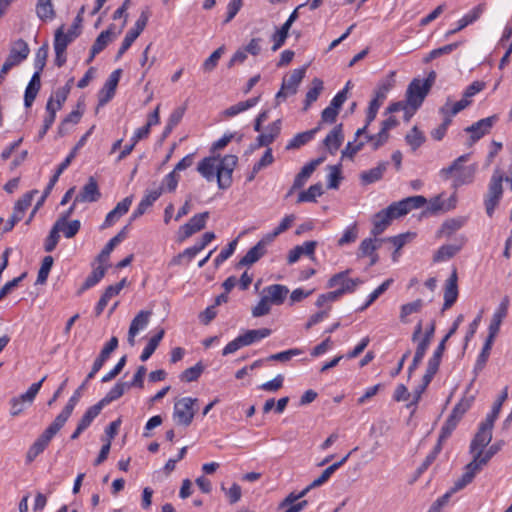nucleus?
<instances>
[{
  "instance_id": "nucleus-1",
  "label": "nucleus",
  "mask_w": 512,
  "mask_h": 512,
  "mask_svg": "<svg viewBox=\"0 0 512 512\" xmlns=\"http://www.w3.org/2000/svg\"><path fill=\"white\" fill-rule=\"evenodd\" d=\"M237 163L238 157L233 154L212 155L203 158L198 163L197 171L208 182L217 180L218 188L226 190L232 185V175Z\"/></svg>"
},
{
  "instance_id": "nucleus-2",
  "label": "nucleus",
  "mask_w": 512,
  "mask_h": 512,
  "mask_svg": "<svg viewBox=\"0 0 512 512\" xmlns=\"http://www.w3.org/2000/svg\"><path fill=\"white\" fill-rule=\"evenodd\" d=\"M72 414V403L63 409L54 421L34 441L26 453V464H31L48 447L52 438L62 429Z\"/></svg>"
},
{
  "instance_id": "nucleus-3",
  "label": "nucleus",
  "mask_w": 512,
  "mask_h": 512,
  "mask_svg": "<svg viewBox=\"0 0 512 512\" xmlns=\"http://www.w3.org/2000/svg\"><path fill=\"white\" fill-rule=\"evenodd\" d=\"M469 158V153L459 156L452 162L450 166L440 170L441 177L445 180L453 178L454 187L472 183L474 180L476 167L475 165H464L466 162H468Z\"/></svg>"
},
{
  "instance_id": "nucleus-4",
  "label": "nucleus",
  "mask_w": 512,
  "mask_h": 512,
  "mask_svg": "<svg viewBox=\"0 0 512 512\" xmlns=\"http://www.w3.org/2000/svg\"><path fill=\"white\" fill-rule=\"evenodd\" d=\"M30 53V48L28 43L19 38L10 43L9 54L6 57L1 69H0V79H5L6 75L9 73L11 69L16 66H19L23 61H25Z\"/></svg>"
},
{
  "instance_id": "nucleus-5",
  "label": "nucleus",
  "mask_w": 512,
  "mask_h": 512,
  "mask_svg": "<svg viewBox=\"0 0 512 512\" xmlns=\"http://www.w3.org/2000/svg\"><path fill=\"white\" fill-rule=\"evenodd\" d=\"M503 181V171L500 168H496L490 178L488 191L484 198L485 210L489 217L493 216L494 211L503 196Z\"/></svg>"
},
{
  "instance_id": "nucleus-6",
  "label": "nucleus",
  "mask_w": 512,
  "mask_h": 512,
  "mask_svg": "<svg viewBox=\"0 0 512 512\" xmlns=\"http://www.w3.org/2000/svg\"><path fill=\"white\" fill-rule=\"evenodd\" d=\"M351 269L338 272L330 277L327 282L328 288L337 289L341 295L353 294L358 286L364 283L361 278H350Z\"/></svg>"
},
{
  "instance_id": "nucleus-7",
  "label": "nucleus",
  "mask_w": 512,
  "mask_h": 512,
  "mask_svg": "<svg viewBox=\"0 0 512 512\" xmlns=\"http://www.w3.org/2000/svg\"><path fill=\"white\" fill-rule=\"evenodd\" d=\"M197 402L196 398L183 397L175 402L173 418L177 424L189 426L195 415L194 405Z\"/></svg>"
},
{
  "instance_id": "nucleus-8",
  "label": "nucleus",
  "mask_w": 512,
  "mask_h": 512,
  "mask_svg": "<svg viewBox=\"0 0 512 512\" xmlns=\"http://www.w3.org/2000/svg\"><path fill=\"white\" fill-rule=\"evenodd\" d=\"M149 19V13L147 11H142L141 15L135 22L133 28H131L125 35L121 46L117 52V59H120L123 54L131 47L133 42L139 37V35L145 29Z\"/></svg>"
},
{
  "instance_id": "nucleus-9",
  "label": "nucleus",
  "mask_w": 512,
  "mask_h": 512,
  "mask_svg": "<svg viewBox=\"0 0 512 512\" xmlns=\"http://www.w3.org/2000/svg\"><path fill=\"white\" fill-rule=\"evenodd\" d=\"M306 73V67L295 69L292 73L285 77L282 81L281 89L276 94L277 100H285L289 95H294L297 92V88L304 78Z\"/></svg>"
},
{
  "instance_id": "nucleus-10",
  "label": "nucleus",
  "mask_w": 512,
  "mask_h": 512,
  "mask_svg": "<svg viewBox=\"0 0 512 512\" xmlns=\"http://www.w3.org/2000/svg\"><path fill=\"white\" fill-rule=\"evenodd\" d=\"M429 92L430 89L422 83V79L414 78L407 87L406 101L414 108H420Z\"/></svg>"
},
{
  "instance_id": "nucleus-11",
  "label": "nucleus",
  "mask_w": 512,
  "mask_h": 512,
  "mask_svg": "<svg viewBox=\"0 0 512 512\" xmlns=\"http://www.w3.org/2000/svg\"><path fill=\"white\" fill-rule=\"evenodd\" d=\"M396 218L399 217L395 214V209L391 204L387 208L377 212L372 218L373 228L371 230V234L374 237L379 236L387 229L392 220Z\"/></svg>"
},
{
  "instance_id": "nucleus-12",
  "label": "nucleus",
  "mask_w": 512,
  "mask_h": 512,
  "mask_svg": "<svg viewBox=\"0 0 512 512\" xmlns=\"http://www.w3.org/2000/svg\"><path fill=\"white\" fill-rule=\"evenodd\" d=\"M208 218V211L194 215L187 223L179 228V240L183 241L204 229Z\"/></svg>"
},
{
  "instance_id": "nucleus-13",
  "label": "nucleus",
  "mask_w": 512,
  "mask_h": 512,
  "mask_svg": "<svg viewBox=\"0 0 512 512\" xmlns=\"http://www.w3.org/2000/svg\"><path fill=\"white\" fill-rule=\"evenodd\" d=\"M493 426L494 424L489 425V422L485 420L480 423L479 429L470 444V453L473 456L476 451L484 450L491 442Z\"/></svg>"
},
{
  "instance_id": "nucleus-14",
  "label": "nucleus",
  "mask_w": 512,
  "mask_h": 512,
  "mask_svg": "<svg viewBox=\"0 0 512 512\" xmlns=\"http://www.w3.org/2000/svg\"><path fill=\"white\" fill-rule=\"evenodd\" d=\"M121 69L113 71L98 94V105H106L115 95V91L121 76Z\"/></svg>"
},
{
  "instance_id": "nucleus-15",
  "label": "nucleus",
  "mask_w": 512,
  "mask_h": 512,
  "mask_svg": "<svg viewBox=\"0 0 512 512\" xmlns=\"http://www.w3.org/2000/svg\"><path fill=\"white\" fill-rule=\"evenodd\" d=\"M426 203L427 200L424 196L416 195L393 202L391 205L395 209V214H397L398 217H401L408 214L413 209L423 207Z\"/></svg>"
},
{
  "instance_id": "nucleus-16",
  "label": "nucleus",
  "mask_w": 512,
  "mask_h": 512,
  "mask_svg": "<svg viewBox=\"0 0 512 512\" xmlns=\"http://www.w3.org/2000/svg\"><path fill=\"white\" fill-rule=\"evenodd\" d=\"M497 120L498 117L496 115L480 119L471 126H468L465 131L471 134V139L473 142L478 141L480 138L490 132L491 128L494 126Z\"/></svg>"
},
{
  "instance_id": "nucleus-17",
  "label": "nucleus",
  "mask_w": 512,
  "mask_h": 512,
  "mask_svg": "<svg viewBox=\"0 0 512 512\" xmlns=\"http://www.w3.org/2000/svg\"><path fill=\"white\" fill-rule=\"evenodd\" d=\"M118 347V338L113 336L103 347L99 356L95 359L91 371L87 375V380L94 378L97 372L103 367L109 359L110 354Z\"/></svg>"
},
{
  "instance_id": "nucleus-18",
  "label": "nucleus",
  "mask_w": 512,
  "mask_h": 512,
  "mask_svg": "<svg viewBox=\"0 0 512 512\" xmlns=\"http://www.w3.org/2000/svg\"><path fill=\"white\" fill-rule=\"evenodd\" d=\"M268 238L261 239L255 246L250 248L247 253L240 259L237 264V267L249 266L256 263L261 257L266 254V247L268 243Z\"/></svg>"
},
{
  "instance_id": "nucleus-19",
  "label": "nucleus",
  "mask_w": 512,
  "mask_h": 512,
  "mask_svg": "<svg viewBox=\"0 0 512 512\" xmlns=\"http://www.w3.org/2000/svg\"><path fill=\"white\" fill-rule=\"evenodd\" d=\"M458 276L457 271L454 269L446 280L445 288H444V304L442 310L445 311L451 308L458 298Z\"/></svg>"
},
{
  "instance_id": "nucleus-20",
  "label": "nucleus",
  "mask_w": 512,
  "mask_h": 512,
  "mask_svg": "<svg viewBox=\"0 0 512 512\" xmlns=\"http://www.w3.org/2000/svg\"><path fill=\"white\" fill-rule=\"evenodd\" d=\"M510 304V300L508 296H504L497 307L496 311L494 312L489 328H488V335L496 337L499 330L502 321L508 314V307Z\"/></svg>"
},
{
  "instance_id": "nucleus-21",
  "label": "nucleus",
  "mask_w": 512,
  "mask_h": 512,
  "mask_svg": "<svg viewBox=\"0 0 512 512\" xmlns=\"http://www.w3.org/2000/svg\"><path fill=\"white\" fill-rule=\"evenodd\" d=\"M323 160L324 158H317L304 165L301 171L295 176L293 185L288 195H290L294 190L302 188L307 182V180L310 178L312 173L315 171L317 166L321 164Z\"/></svg>"
},
{
  "instance_id": "nucleus-22",
  "label": "nucleus",
  "mask_w": 512,
  "mask_h": 512,
  "mask_svg": "<svg viewBox=\"0 0 512 512\" xmlns=\"http://www.w3.org/2000/svg\"><path fill=\"white\" fill-rule=\"evenodd\" d=\"M101 196L97 181L90 177L88 182L83 186L78 195L74 199V204L79 202H95Z\"/></svg>"
},
{
  "instance_id": "nucleus-23",
  "label": "nucleus",
  "mask_w": 512,
  "mask_h": 512,
  "mask_svg": "<svg viewBox=\"0 0 512 512\" xmlns=\"http://www.w3.org/2000/svg\"><path fill=\"white\" fill-rule=\"evenodd\" d=\"M482 467L477 463L476 459H472L465 468L463 475L454 482L453 491H460L465 488L468 484H470L477 473L481 471Z\"/></svg>"
},
{
  "instance_id": "nucleus-24",
  "label": "nucleus",
  "mask_w": 512,
  "mask_h": 512,
  "mask_svg": "<svg viewBox=\"0 0 512 512\" xmlns=\"http://www.w3.org/2000/svg\"><path fill=\"white\" fill-rule=\"evenodd\" d=\"M132 201L133 196H127L122 201L117 203L115 208L106 215L102 228L112 226L116 221H118L120 217L125 215L129 211Z\"/></svg>"
},
{
  "instance_id": "nucleus-25",
  "label": "nucleus",
  "mask_w": 512,
  "mask_h": 512,
  "mask_svg": "<svg viewBox=\"0 0 512 512\" xmlns=\"http://www.w3.org/2000/svg\"><path fill=\"white\" fill-rule=\"evenodd\" d=\"M288 293L289 289L286 286L280 284L267 286L263 290V295L273 305H281L286 299Z\"/></svg>"
},
{
  "instance_id": "nucleus-26",
  "label": "nucleus",
  "mask_w": 512,
  "mask_h": 512,
  "mask_svg": "<svg viewBox=\"0 0 512 512\" xmlns=\"http://www.w3.org/2000/svg\"><path fill=\"white\" fill-rule=\"evenodd\" d=\"M343 140H344L343 125L338 124L325 137L323 143H324L325 147L328 149V151L332 155H334L338 151L340 146L342 145Z\"/></svg>"
},
{
  "instance_id": "nucleus-27",
  "label": "nucleus",
  "mask_w": 512,
  "mask_h": 512,
  "mask_svg": "<svg viewBox=\"0 0 512 512\" xmlns=\"http://www.w3.org/2000/svg\"><path fill=\"white\" fill-rule=\"evenodd\" d=\"M317 246L316 241H306L302 245L295 246L289 251L287 261L289 264L296 263L302 255L313 256Z\"/></svg>"
},
{
  "instance_id": "nucleus-28",
  "label": "nucleus",
  "mask_w": 512,
  "mask_h": 512,
  "mask_svg": "<svg viewBox=\"0 0 512 512\" xmlns=\"http://www.w3.org/2000/svg\"><path fill=\"white\" fill-rule=\"evenodd\" d=\"M41 88V80L39 72H34L24 93V105L29 108L32 106L39 90Z\"/></svg>"
},
{
  "instance_id": "nucleus-29",
  "label": "nucleus",
  "mask_w": 512,
  "mask_h": 512,
  "mask_svg": "<svg viewBox=\"0 0 512 512\" xmlns=\"http://www.w3.org/2000/svg\"><path fill=\"white\" fill-rule=\"evenodd\" d=\"M281 131V120H276L271 123L265 133L260 134L257 137V142L259 147L269 146L274 142L276 137L280 134Z\"/></svg>"
},
{
  "instance_id": "nucleus-30",
  "label": "nucleus",
  "mask_w": 512,
  "mask_h": 512,
  "mask_svg": "<svg viewBox=\"0 0 512 512\" xmlns=\"http://www.w3.org/2000/svg\"><path fill=\"white\" fill-rule=\"evenodd\" d=\"M38 193L37 190H32L30 192L25 193L14 206V210L12 215H14V219L22 220L26 210L31 206L33 197Z\"/></svg>"
},
{
  "instance_id": "nucleus-31",
  "label": "nucleus",
  "mask_w": 512,
  "mask_h": 512,
  "mask_svg": "<svg viewBox=\"0 0 512 512\" xmlns=\"http://www.w3.org/2000/svg\"><path fill=\"white\" fill-rule=\"evenodd\" d=\"M395 71H391L385 78L381 79L374 91V97L384 101L388 92L395 86Z\"/></svg>"
},
{
  "instance_id": "nucleus-32",
  "label": "nucleus",
  "mask_w": 512,
  "mask_h": 512,
  "mask_svg": "<svg viewBox=\"0 0 512 512\" xmlns=\"http://www.w3.org/2000/svg\"><path fill=\"white\" fill-rule=\"evenodd\" d=\"M35 12L42 21H51L56 16L52 0H36Z\"/></svg>"
},
{
  "instance_id": "nucleus-33",
  "label": "nucleus",
  "mask_w": 512,
  "mask_h": 512,
  "mask_svg": "<svg viewBox=\"0 0 512 512\" xmlns=\"http://www.w3.org/2000/svg\"><path fill=\"white\" fill-rule=\"evenodd\" d=\"M78 35L79 32H74L72 30H68L65 34L63 32V28H59L55 33L54 50H59L60 53L65 52L69 43H71Z\"/></svg>"
},
{
  "instance_id": "nucleus-34",
  "label": "nucleus",
  "mask_w": 512,
  "mask_h": 512,
  "mask_svg": "<svg viewBox=\"0 0 512 512\" xmlns=\"http://www.w3.org/2000/svg\"><path fill=\"white\" fill-rule=\"evenodd\" d=\"M128 234V225L124 226L117 235H115L113 238H111L108 243L105 245V247L102 249L101 253L98 256V261L102 262L105 259H107L110 255V253L114 250V248L121 243Z\"/></svg>"
},
{
  "instance_id": "nucleus-35",
  "label": "nucleus",
  "mask_w": 512,
  "mask_h": 512,
  "mask_svg": "<svg viewBox=\"0 0 512 512\" xmlns=\"http://www.w3.org/2000/svg\"><path fill=\"white\" fill-rule=\"evenodd\" d=\"M389 163L388 162H380L376 167L364 171L360 175V179L363 184H372L378 180H380L386 171Z\"/></svg>"
},
{
  "instance_id": "nucleus-36",
  "label": "nucleus",
  "mask_w": 512,
  "mask_h": 512,
  "mask_svg": "<svg viewBox=\"0 0 512 512\" xmlns=\"http://www.w3.org/2000/svg\"><path fill=\"white\" fill-rule=\"evenodd\" d=\"M494 339H495L494 336H491V335L487 336V338L484 342V345L482 347V350H481L480 354L478 355L475 366H474V372L476 374L479 373L480 371H482L483 368L485 367V365L488 361L489 355H490V351H491Z\"/></svg>"
},
{
  "instance_id": "nucleus-37",
  "label": "nucleus",
  "mask_w": 512,
  "mask_h": 512,
  "mask_svg": "<svg viewBox=\"0 0 512 512\" xmlns=\"http://www.w3.org/2000/svg\"><path fill=\"white\" fill-rule=\"evenodd\" d=\"M130 389L126 382L116 383L110 391L98 402V404L104 408L107 404L119 399L126 390Z\"/></svg>"
},
{
  "instance_id": "nucleus-38",
  "label": "nucleus",
  "mask_w": 512,
  "mask_h": 512,
  "mask_svg": "<svg viewBox=\"0 0 512 512\" xmlns=\"http://www.w3.org/2000/svg\"><path fill=\"white\" fill-rule=\"evenodd\" d=\"M271 334L268 328L247 330L244 334L239 335L244 346L258 342Z\"/></svg>"
},
{
  "instance_id": "nucleus-39",
  "label": "nucleus",
  "mask_w": 512,
  "mask_h": 512,
  "mask_svg": "<svg viewBox=\"0 0 512 512\" xmlns=\"http://www.w3.org/2000/svg\"><path fill=\"white\" fill-rule=\"evenodd\" d=\"M320 129V126L311 129L309 131H305L302 133H298L295 135L287 144L286 149H297L301 146L307 144L309 141H311L314 138L315 133Z\"/></svg>"
},
{
  "instance_id": "nucleus-40",
  "label": "nucleus",
  "mask_w": 512,
  "mask_h": 512,
  "mask_svg": "<svg viewBox=\"0 0 512 512\" xmlns=\"http://www.w3.org/2000/svg\"><path fill=\"white\" fill-rule=\"evenodd\" d=\"M259 101V97H254L247 99L246 101L238 102L235 105L230 106L229 108L223 111V115L225 117H234L241 112H244L252 107H254Z\"/></svg>"
},
{
  "instance_id": "nucleus-41",
  "label": "nucleus",
  "mask_w": 512,
  "mask_h": 512,
  "mask_svg": "<svg viewBox=\"0 0 512 512\" xmlns=\"http://www.w3.org/2000/svg\"><path fill=\"white\" fill-rule=\"evenodd\" d=\"M164 334H165L164 329H160L153 337H151L149 339L147 345L145 346V348L143 349V351L140 355L141 361H143V362L147 361L152 356V354L157 349L159 343L163 339Z\"/></svg>"
},
{
  "instance_id": "nucleus-42",
  "label": "nucleus",
  "mask_w": 512,
  "mask_h": 512,
  "mask_svg": "<svg viewBox=\"0 0 512 512\" xmlns=\"http://www.w3.org/2000/svg\"><path fill=\"white\" fill-rule=\"evenodd\" d=\"M461 249L460 245L455 244H447L442 245L437 252L434 254L433 261L434 262H442L451 259L455 256Z\"/></svg>"
},
{
  "instance_id": "nucleus-43",
  "label": "nucleus",
  "mask_w": 512,
  "mask_h": 512,
  "mask_svg": "<svg viewBox=\"0 0 512 512\" xmlns=\"http://www.w3.org/2000/svg\"><path fill=\"white\" fill-rule=\"evenodd\" d=\"M151 314L150 311H140L131 321L129 327L131 334H138L141 330L145 329L149 323Z\"/></svg>"
},
{
  "instance_id": "nucleus-44",
  "label": "nucleus",
  "mask_w": 512,
  "mask_h": 512,
  "mask_svg": "<svg viewBox=\"0 0 512 512\" xmlns=\"http://www.w3.org/2000/svg\"><path fill=\"white\" fill-rule=\"evenodd\" d=\"M424 306V301L422 299H416L413 302L403 304L400 307V321L402 323H407V317L414 313H419Z\"/></svg>"
},
{
  "instance_id": "nucleus-45",
  "label": "nucleus",
  "mask_w": 512,
  "mask_h": 512,
  "mask_svg": "<svg viewBox=\"0 0 512 512\" xmlns=\"http://www.w3.org/2000/svg\"><path fill=\"white\" fill-rule=\"evenodd\" d=\"M55 223H60V232H63L66 238L74 237L80 230L81 223L79 220L68 222L65 217H59Z\"/></svg>"
},
{
  "instance_id": "nucleus-46",
  "label": "nucleus",
  "mask_w": 512,
  "mask_h": 512,
  "mask_svg": "<svg viewBox=\"0 0 512 512\" xmlns=\"http://www.w3.org/2000/svg\"><path fill=\"white\" fill-rule=\"evenodd\" d=\"M323 90V81L319 78H314L312 81V87L307 91L306 97H305V104H304V110L306 111L310 105L315 102L321 91Z\"/></svg>"
},
{
  "instance_id": "nucleus-47",
  "label": "nucleus",
  "mask_w": 512,
  "mask_h": 512,
  "mask_svg": "<svg viewBox=\"0 0 512 512\" xmlns=\"http://www.w3.org/2000/svg\"><path fill=\"white\" fill-rule=\"evenodd\" d=\"M323 194V186L321 183L311 185L307 190L302 191L298 195V202H315L317 197Z\"/></svg>"
},
{
  "instance_id": "nucleus-48",
  "label": "nucleus",
  "mask_w": 512,
  "mask_h": 512,
  "mask_svg": "<svg viewBox=\"0 0 512 512\" xmlns=\"http://www.w3.org/2000/svg\"><path fill=\"white\" fill-rule=\"evenodd\" d=\"M392 282V279H387L379 285L372 293L369 294L366 302L358 308V311L362 312L372 305L390 287Z\"/></svg>"
},
{
  "instance_id": "nucleus-49",
  "label": "nucleus",
  "mask_w": 512,
  "mask_h": 512,
  "mask_svg": "<svg viewBox=\"0 0 512 512\" xmlns=\"http://www.w3.org/2000/svg\"><path fill=\"white\" fill-rule=\"evenodd\" d=\"M106 269L103 266H98L93 269L91 274L86 278L84 281L80 292H83L85 290H88L98 284L100 280L105 276Z\"/></svg>"
},
{
  "instance_id": "nucleus-50",
  "label": "nucleus",
  "mask_w": 512,
  "mask_h": 512,
  "mask_svg": "<svg viewBox=\"0 0 512 512\" xmlns=\"http://www.w3.org/2000/svg\"><path fill=\"white\" fill-rule=\"evenodd\" d=\"M507 397H508V389H507V387H505L504 390L499 395L498 399L493 404L491 412L488 413L485 418V421H488L489 425L491 423L494 424L495 420L498 418V415L501 411L502 405L506 401Z\"/></svg>"
},
{
  "instance_id": "nucleus-51",
  "label": "nucleus",
  "mask_w": 512,
  "mask_h": 512,
  "mask_svg": "<svg viewBox=\"0 0 512 512\" xmlns=\"http://www.w3.org/2000/svg\"><path fill=\"white\" fill-rule=\"evenodd\" d=\"M162 194V187L159 189H154L150 191H146L144 197L138 204V208L141 209L144 213L158 200V198Z\"/></svg>"
},
{
  "instance_id": "nucleus-52",
  "label": "nucleus",
  "mask_w": 512,
  "mask_h": 512,
  "mask_svg": "<svg viewBox=\"0 0 512 512\" xmlns=\"http://www.w3.org/2000/svg\"><path fill=\"white\" fill-rule=\"evenodd\" d=\"M381 240L366 238L364 239L358 248V257L372 256L374 252L379 248L378 242Z\"/></svg>"
},
{
  "instance_id": "nucleus-53",
  "label": "nucleus",
  "mask_w": 512,
  "mask_h": 512,
  "mask_svg": "<svg viewBox=\"0 0 512 512\" xmlns=\"http://www.w3.org/2000/svg\"><path fill=\"white\" fill-rule=\"evenodd\" d=\"M102 409L103 408L98 403L89 407L80 419L78 425L86 430L91 425L93 420L100 414Z\"/></svg>"
},
{
  "instance_id": "nucleus-54",
  "label": "nucleus",
  "mask_w": 512,
  "mask_h": 512,
  "mask_svg": "<svg viewBox=\"0 0 512 512\" xmlns=\"http://www.w3.org/2000/svg\"><path fill=\"white\" fill-rule=\"evenodd\" d=\"M111 31L109 29L102 31L92 45V57H95L103 51L111 40Z\"/></svg>"
},
{
  "instance_id": "nucleus-55",
  "label": "nucleus",
  "mask_w": 512,
  "mask_h": 512,
  "mask_svg": "<svg viewBox=\"0 0 512 512\" xmlns=\"http://www.w3.org/2000/svg\"><path fill=\"white\" fill-rule=\"evenodd\" d=\"M471 104V100H467L466 98L462 97L461 100L451 104L450 102H447L445 105H443L440 109V113H450V115H456L462 110H464L467 106Z\"/></svg>"
},
{
  "instance_id": "nucleus-56",
  "label": "nucleus",
  "mask_w": 512,
  "mask_h": 512,
  "mask_svg": "<svg viewBox=\"0 0 512 512\" xmlns=\"http://www.w3.org/2000/svg\"><path fill=\"white\" fill-rule=\"evenodd\" d=\"M203 371H204L203 364L201 362H198L194 366L184 370L180 375V379H181V381H184V382L196 381L201 376Z\"/></svg>"
},
{
  "instance_id": "nucleus-57",
  "label": "nucleus",
  "mask_w": 512,
  "mask_h": 512,
  "mask_svg": "<svg viewBox=\"0 0 512 512\" xmlns=\"http://www.w3.org/2000/svg\"><path fill=\"white\" fill-rule=\"evenodd\" d=\"M224 46L216 49L202 64V70L204 72H212L218 65L221 56L224 53Z\"/></svg>"
},
{
  "instance_id": "nucleus-58",
  "label": "nucleus",
  "mask_w": 512,
  "mask_h": 512,
  "mask_svg": "<svg viewBox=\"0 0 512 512\" xmlns=\"http://www.w3.org/2000/svg\"><path fill=\"white\" fill-rule=\"evenodd\" d=\"M69 92L70 84L68 83L63 87L58 88L51 96L53 97V108L55 111H58L62 108V105L65 103Z\"/></svg>"
},
{
  "instance_id": "nucleus-59",
  "label": "nucleus",
  "mask_w": 512,
  "mask_h": 512,
  "mask_svg": "<svg viewBox=\"0 0 512 512\" xmlns=\"http://www.w3.org/2000/svg\"><path fill=\"white\" fill-rule=\"evenodd\" d=\"M472 404V399L463 398L461 399L453 408L449 417L453 418L457 422L461 420L463 415L470 409Z\"/></svg>"
},
{
  "instance_id": "nucleus-60",
  "label": "nucleus",
  "mask_w": 512,
  "mask_h": 512,
  "mask_svg": "<svg viewBox=\"0 0 512 512\" xmlns=\"http://www.w3.org/2000/svg\"><path fill=\"white\" fill-rule=\"evenodd\" d=\"M60 228V223H54L49 235L45 240L44 248L46 252H52L56 248L60 238Z\"/></svg>"
},
{
  "instance_id": "nucleus-61",
  "label": "nucleus",
  "mask_w": 512,
  "mask_h": 512,
  "mask_svg": "<svg viewBox=\"0 0 512 512\" xmlns=\"http://www.w3.org/2000/svg\"><path fill=\"white\" fill-rule=\"evenodd\" d=\"M405 139L413 150L419 148L425 141L423 133L417 128V126H414L411 129V131L406 135Z\"/></svg>"
},
{
  "instance_id": "nucleus-62",
  "label": "nucleus",
  "mask_w": 512,
  "mask_h": 512,
  "mask_svg": "<svg viewBox=\"0 0 512 512\" xmlns=\"http://www.w3.org/2000/svg\"><path fill=\"white\" fill-rule=\"evenodd\" d=\"M53 265V258L52 256H46L42 260L41 267L38 271L37 275V284H44L47 281L48 275L50 273V270Z\"/></svg>"
},
{
  "instance_id": "nucleus-63",
  "label": "nucleus",
  "mask_w": 512,
  "mask_h": 512,
  "mask_svg": "<svg viewBox=\"0 0 512 512\" xmlns=\"http://www.w3.org/2000/svg\"><path fill=\"white\" fill-rule=\"evenodd\" d=\"M498 449L499 448L496 445H492L485 452L484 450L476 451L473 459H476L477 463L483 468L497 453Z\"/></svg>"
},
{
  "instance_id": "nucleus-64",
  "label": "nucleus",
  "mask_w": 512,
  "mask_h": 512,
  "mask_svg": "<svg viewBox=\"0 0 512 512\" xmlns=\"http://www.w3.org/2000/svg\"><path fill=\"white\" fill-rule=\"evenodd\" d=\"M357 237H358V229H357L356 223H354L344 230L343 235L338 240V245L344 246V245L353 243L356 241Z\"/></svg>"
}]
</instances>
